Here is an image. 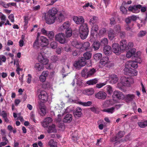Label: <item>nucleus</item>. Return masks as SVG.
Instances as JSON below:
<instances>
[{
    "label": "nucleus",
    "mask_w": 147,
    "mask_h": 147,
    "mask_svg": "<svg viewBox=\"0 0 147 147\" xmlns=\"http://www.w3.org/2000/svg\"><path fill=\"white\" fill-rule=\"evenodd\" d=\"M39 62L43 65L47 64L49 62V59L44 56L43 53H40L38 56Z\"/></svg>",
    "instance_id": "8"
},
{
    "label": "nucleus",
    "mask_w": 147,
    "mask_h": 147,
    "mask_svg": "<svg viewBox=\"0 0 147 147\" xmlns=\"http://www.w3.org/2000/svg\"><path fill=\"white\" fill-rule=\"evenodd\" d=\"M106 31V29L104 28H101L99 31V35L100 36H103L105 34Z\"/></svg>",
    "instance_id": "48"
},
{
    "label": "nucleus",
    "mask_w": 147,
    "mask_h": 147,
    "mask_svg": "<svg viewBox=\"0 0 147 147\" xmlns=\"http://www.w3.org/2000/svg\"><path fill=\"white\" fill-rule=\"evenodd\" d=\"M100 42L102 45H106L108 43V41L107 38H104L101 39Z\"/></svg>",
    "instance_id": "49"
},
{
    "label": "nucleus",
    "mask_w": 147,
    "mask_h": 147,
    "mask_svg": "<svg viewBox=\"0 0 147 147\" xmlns=\"http://www.w3.org/2000/svg\"><path fill=\"white\" fill-rule=\"evenodd\" d=\"M41 46V44L39 42L38 37L36 38L35 41L34 42L33 47L34 48H38Z\"/></svg>",
    "instance_id": "42"
},
{
    "label": "nucleus",
    "mask_w": 147,
    "mask_h": 147,
    "mask_svg": "<svg viewBox=\"0 0 147 147\" xmlns=\"http://www.w3.org/2000/svg\"><path fill=\"white\" fill-rule=\"evenodd\" d=\"M38 98L40 100L43 101L47 100L48 99L47 94L46 92L44 91L40 92V94L38 95Z\"/></svg>",
    "instance_id": "18"
},
{
    "label": "nucleus",
    "mask_w": 147,
    "mask_h": 147,
    "mask_svg": "<svg viewBox=\"0 0 147 147\" xmlns=\"http://www.w3.org/2000/svg\"><path fill=\"white\" fill-rule=\"evenodd\" d=\"M102 55L101 53H97L94 55V58L96 60H98L102 57Z\"/></svg>",
    "instance_id": "45"
},
{
    "label": "nucleus",
    "mask_w": 147,
    "mask_h": 147,
    "mask_svg": "<svg viewBox=\"0 0 147 147\" xmlns=\"http://www.w3.org/2000/svg\"><path fill=\"white\" fill-rule=\"evenodd\" d=\"M113 32V31L111 30H110L109 31L108 33L109 38V39L111 40H113L116 35L115 34V33H114Z\"/></svg>",
    "instance_id": "34"
},
{
    "label": "nucleus",
    "mask_w": 147,
    "mask_h": 147,
    "mask_svg": "<svg viewBox=\"0 0 147 147\" xmlns=\"http://www.w3.org/2000/svg\"><path fill=\"white\" fill-rule=\"evenodd\" d=\"M129 63L126 62L125 65V68L124 69V73L125 74L129 75L131 71L130 66L129 65Z\"/></svg>",
    "instance_id": "20"
},
{
    "label": "nucleus",
    "mask_w": 147,
    "mask_h": 147,
    "mask_svg": "<svg viewBox=\"0 0 147 147\" xmlns=\"http://www.w3.org/2000/svg\"><path fill=\"white\" fill-rule=\"evenodd\" d=\"M138 126L141 128H144L147 126V121H141L138 123Z\"/></svg>",
    "instance_id": "35"
},
{
    "label": "nucleus",
    "mask_w": 147,
    "mask_h": 147,
    "mask_svg": "<svg viewBox=\"0 0 147 147\" xmlns=\"http://www.w3.org/2000/svg\"><path fill=\"white\" fill-rule=\"evenodd\" d=\"M40 42L41 46L42 47H44L47 46L49 44L48 40L47 38L44 36H41L40 37Z\"/></svg>",
    "instance_id": "13"
},
{
    "label": "nucleus",
    "mask_w": 147,
    "mask_h": 147,
    "mask_svg": "<svg viewBox=\"0 0 147 147\" xmlns=\"http://www.w3.org/2000/svg\"><path fill=\"white\" fill-rule=\"evenodd\" d=\"M86 64L85 60L83 57H82L78 60L76 61L74 64V66L76 68L84 66Z\"/></svg>",
    "instance_id": "7"
},
{
    "label": "nucleus",
    "mask_w": 147,
    "mask_h": 147,
    "mask_svg": "<svg viewBox=\"0 0 147 147\" xmlns=\"http://www.w3.org/2000/svg\"><path fill=\"white\" fill-rule=\"evenodd\" d=\"M0 3L5 8H7L10 6L9 3H6L5 2H3L2 1H0Z\"/></svg>",
    "instance_id": "56"
},
{
    "label": "nucleus",
    "mask_w": 147,
    "mask_h": 147,
    "mask_svg": "<svg viewBox=\"0 0 147 147\" xmlns=\"http://www.w3.org/2000/svg\"><path fill=\"white\" fill-rule=\"evenodd\" d=\"M112 49L111 47L109 45H107L104 47L103 51L106 55H109L111 53Z\"/></svg>",
    "instance_id": "24"
},
{
    "label": "nucleus",
    "mask_w": 147,
    "mask_h": 147,
    "mask_svg": "<svg viewBox=\"0 0 147 147\" xmlns=\"http://www.w3.org/2000/svg\"><path fill=\"white\" fill-rule=\"evenodd\" d=\"M120 10L122 12V13L126 14L127 13V10L124 6H121L120 7Z\"/></svg>",
    "instance_id": "60"
},
{
    "label": "nucleus",
    "mask_w": 147,
    "mask_h": 147,
    "mask_svg": "<svg viewBox=\"0 0 147 147\" xmlns=\"http://www.w3.org/2000/svg\"><path fill=\"white\" fill-rule=\"evenodd\" d=\"M82 44L79 42L77 44L75 45V47L78 49H81L82 48Z\"/></svg>",
    "instance_id": "64"
},
{
    "label": "nucleus",
    "mask_w": 147,
    "mask_h": 147,
    "mask_svg": "<svg viewBox=\"0 0 147 147\" xmlns=\"http://www.w3.org/2000/svg\"><path fill=\"white\" fill-rule=\"evenodd\" d=\"M105 89L107 90V93L109 94H111L113 92L111 87L110 85H107L105 87Z\"/></svg>",
    "instance_id": "43"
},
{
    "label": "nucleus",
    "mask_w": 147,
    "mask_h": 147,
    "mask_svg": "<svg viewBox=\"0 0 147 147\" xmlns=\"http://www.w3.org/2000/svg\"><path fill=\"white\" fill-rule=\"evenodd\" d=\"M73 20L74 22L77 24H80L83 23L84 22V20L83 17L74 16L73 17Z\"/></svg>",
    "instance_id": "15"
},
{
    "label": "nucleus",
    "mask_w": 147,
    "mask_h": 147,
    "mask_svg": "<svg viewBox=\"0 0 147 147\" xmlns=\"http://www.w3.org/2000/svg\"><path fill=\"white\" fill-rule=\"evenodd\" d=\"M109 78L110 83L112 84L116 83L118 80V78L117 75L115 74H112L110 76Z\"/></svg>",
    "instance_id": "19"
},
{
    "label": "nucleus",
    "mask_w": 147,
    "mask_h": 147,
    "mask_svg": "<svg viewBox=\"0 0 147 147\" xmlns=\"http://www.w3.org/2000/svg\"><path fill=\"white\" fill-rule=\"evenodd\" d=\"M127 45V50H128L129 49L133 47V44L132 42H129Z\"/></svg>",
    "instance_id": "62"
},
{
    "label": "nucleus",
    "mask_w": 147,
    "mask_h": 147,
    "mask_svg": "<svg viewBox=\"0 0 147 147\" xmlns=\"http://www.w3.org/2000/svg\"><path fill=\"white\" fill-rule=\"evenodd\" d=\"M50 46L53 49H55L57 47V44L56 42H52L51 43Z\"/></svg>",
    "instance_id": "59"
},
{
    "label": "nucleus",
    "mask_w": 147,
    "mask_h": 147,
    "mask_svg": "<svg viewBox=\"0 0 147 147\" xmlns=\"http://www.w3.org/2000/svg\"><path fill=\"white\" fill-rule=\"evenodd\" d=\"M115 109V107H113L110 108L104 109L102 110V111L109 113L112 114L114 112Z\"/></svg>",
    "instance_id": "32"
},
{
    "label": "nucleus",
    "mask_w": 147,
    "mask_h": 147,
    "mask_svg": "<svg viewBox=\"0 0 147 147\" xmlns=\"http://www.w3.org/2000/svg\"><path fill=\"white\" fill-rule=\"evenodd\" d=\"M127 62L129 63V65L134 68H136L138 67V65L136 61H129Z\"/></svg>",
    "instance_id": "37"
},
{
    "label": "nucleus",
    "mask_w": 147,
    "mask_h": 147,
    "mask_svg": "<svg viewBox=\"0 0 147 147\" xmlns=\"http://www.w3.org/2000/svg\"><path fill=\"white\" fill-rule=\"evenodd\" d=\"M100 65L101 67L107 68H110L113 66V64L111 63L109 58L107 57H103L100 59Z\"/></svg>",
    "instance_id": "4"
},
{
    "label": "nucleus",
    "mask_w": 147,
    "mask_h": 147,
    "mask_svg": "<svg viewBox=\"0 0 147 147\" xmlns=\"http://www.w3.org/2000/svg\"><path fill=\"white\" fill-rule=\"evenodd\" d=\"M98 81V79L95 78L87 81L86 84L88 85H93L96 84Z\"/></svg>",
    "instance_id": "29"
},
{
    "label": "nucleus",
    "mask_w": 147,
    "mask_h": 147,
    "mask_svg": "<svg viewBox=\"0 0 147 147\" xmlns=\"http://www.w3.org/2000/svg\"><path fill=\"white\" fill-rule=\"evenodd\" d=\"M28 17L27 16H25L24 17V29L26 28H27V25L28 23Z\"/></svg>",
    "instance_id": "55"
},
{
    "label": "nucleus",
    "mask_w": 147,
    "mask_h": 147,
    "mask_svg": "<svg viewBox=\"0 0 147 147\" xmlns=\"http://www.w3.org/2000/svg\"><path fill=\"white\" fill-rule=\"evenodd\" d=\"M55 40L61 43H64V34L61 33L57 34L55 36Z\"/></svg>",
    "instance_id": "16"
},
{
    "label": "nucleus",
    "mask_w": 147,
    "mask_h": 147,
    "mask_svg": "<svg viewBox=\"0 0 147 147\" xmlns=\"http://www.w3.org/2000/svg\"><path fill=\"white\" fill-rule=\"evenodd\" d=\"M142 6L141 5H137L133 6H131L128 8V10L129 11L134 13H137L140 11V9Z\"/></svg>",
    "instance_id": "9"
},
{
    "label": "nucleus",
    "mask_w": 147,
    "mask_h": 147,
    "mask_svg": "<svg viewBox=\"0 0 147 147\" xmlns=\"http://www.w3.org/2000/svg\"><path fill=\"white\" fill-rule=\"evenodd\" d=\"M45 19L46 22L48 24H50L53 23L55 21L56 17L50 16V15L45 14Z\"/></svg>",
    "instance_id": "10"
},
{
    "label": "nucleus",
    "mask_w": 147,
    "mask_h": 147,
    "mask_svg": "<svg viewBox=\"0 0 147 147\" xmlns=\"http://www.w3.org/2000/svg\"><path fill=\"white\" fill-rule=\"evenodd\" d=\"M76 82L77 86L75 88L74 91L75 93H76L77 94H79L80 93L81 91L79 87H80L81 86L82 84L81 82L79 81H78L77 80Z\"/></svg>",
    "instance_id": "26"
},
{
    "label": "nucleus",
    "mask_w": 147,
    "mask_h": 147,
    "mask_svg": "<svg viewBox=\"0 0 147 147\" xmlns=\"http://www.w3.org/2000/svg\"><path fill=\"white\" fill-rule=\"evenodd\" d=\"M113 98H116L119 99L123 100L124 98V95L119 91L116 90L114 91L113 95Z\"/></svg>",
    "instance_id": "12"
},
{
    "label": "nucleus",
    "mask_w": 147,
    "mask_h": 147,
    "mask_svg": "<svg viewBox=\"0 0 147 147\" xmlns=\"http://www.w3.org/2000/svg\"><path fill=\"white\" fill-rule=\"evenodd\" d=\"M82 92V93L85 95H90L94 94V91L93 88H90L83 90Z\"/></svg>",
    "instance_id": "23"
},
{
    "label": "nucleus",
    "mask_w": 147,
    "mask_h": 147,
    "mask_svg": "<svg viewBox=\"0 0 147 147\" xmlns=\"http://www.w3.org/2000/svg\"><path fill=\"white\" fill-rule=\"evenodd\" d=\"M49 145L50 147H57V142L51 139L49 142Z\"/></svg>",
    "instance_id": "40"
},
{
    "label": "nucleus",
    "mask_w": 147,
    "mask_h": 147,
    "mask_svg": "<svg viewBox=\"0 0 147 147\" xmlns=\"http://www.w3.org/2000/svg\"><path fill=\"white\" fill-rule=\"evenodd\" d=\"M38 104L39 114L41 116H43L46 114L45 107L43 102H39Z\"/></svg>",
    "instance_id": "11"
},
{
    "label": "nucleus",
    "mask_w": 147,
    "mask_h": 147,
    "mask_svg": "<svg viewBox=\"0 0 147 147\" xmlns=\"http://www.w3.org/2000/svg\"><path fill=\"white\" fill-rule=\"evenodd\" d=\"M41 124L42 126L45 128H47L49 124L44 120L41 122Z\"/></svg>",
    "instance_id": "61"
},
{
    "label": "nucleus",
    "mask_w": 147,
    "mask_h": 147,
    "mask_svg": "<svg viewBox=\"0 0 147 147\" xmlns=\"http://www.w3.org/2000/svg\"><path fill=\"white\" fill-rule=\"evenodd\" d=\"M134 82L133 79L131 77L122 76L120 78L119 82L118 84L119 88H121L123 86H129Z\"/></svg>",
    "instance_id": "1"
},
{
    "label": "nucleus",
    "mask_w": 147,
    "mask_h": 147,
    "mask_svg": "<svg viewBox=\"0 0 147 147\" xmlns=\"http://www.w3.org/2000/svg\"><path fill=\"white\" fill-rule=\"evenodd\" d=\"M57 9L55 8H53L50 9L46 14L53 17H56V15L57 13Z\"/></svg>",
    "instance_id": "27"
},
{
    "label": "nucleus",
    "mask_w": 147,
    "mask_h": 147,
    "mask_svg": "<svg viewBox=\"0 0 147 147\" xmlns=\"http://www.w3.org/2000/svg\"><path fill=\"white\" fill-rule=\"evenodd\" d=\"M135 96L134 94H129L124 95V99L127 102H128L133 100Z\"/></svg>",
    "instance_id": "25"
},
{
    "label": "nucleus",
    "mask_w": 147,
    "mask_h": 147,
    "mask_svg": "<svg viewBox=\"0 0 147 147\" xmlns=\"http://www.w3.org/2000/svg\"><path fill=\"white\" fill-rule=\"evenodd\" d=\"M79 32L81 38L82 39H86L87 37L89 32V30L87 24H84L80 26Z\"/></svg>",
    "instance_id": "2"
},
{
    "label": "nucleus",
    "mask_w": 147,
    "mask_h": 147,
    "mask_svg": "<svg viewBox=\"0 0 147 147\" xmlns=\"http://www.w3.org/2000/svg\"><path fill=\"white\" fill-rule=\"evenodd\" d=\"M100 44L99 42L98 41L94 42L92 45L94 49V50H97L100 48Z\"/></svg>",
    "instance_id": "39"
},
{
    "label": "nucleus",
    "mask_w": 147,
    "mask_h": 147,
    "mask_svg": "<svg viewBox=\"0 0 147 147\" xmlns=\"http://www.w3.org/2000/svg\"><path fill=\"white\" fill-rule=\"evenodd\" d=\"M107 81H106L103 83H100L98 84H96V87L98 88H101L102 87L106 85L107 84Z\"/></svg>",
    "instance_id": "53"
},
{
    "label": "nucleus",
    "mask_w": 147,
    "mask_h": 147,
    "mask_svg": "<svg viewBox=\"0 0 147 147\" xmlns=\"http://www.w3.org/2000/svg\"><path fill=\"white\" fill-rule=\"evenodd\" d=\"M6 60V58L3 55H0V65H2V63H5Z\"/></svg>",
    "instance_id": "47"
},
{
    "label": "nucleus",
    "mask_w": 147,
    "mask_h": 147,
    "mask_svg": "<svg viewBox=\"0 0 147 147\" xmlns=\"http://www.w3.org/2000/svg\"><path fill=\"white\" fill-rule=\"evenodd\" d=\"M36 69L38 71H41L43 69L44 67L42 64L39 63H36L34 66Z\"/></svg>",
    "instance_id": "33"
},
{
    "label": "nucleus",
    "mask_w": 147,
    "mask_h": 147,
    "mask_svg": "<svg viewBox=\"0 0 147 147\" xmlns=\"http://www.w3.org/2000/svg\"><path fill=\"white\" fill-rule=\"evenodd\" d=\"M95 96L96 98L98 99H104L106 98L107 94L104 92L100 91L96 94Z\"/></svg>",
    "instance_id": "17"
},
{
    "label": "nucleus",
    "mask_w": 147,
    "mask_h": 147,
    "mask_svg": "<svg viewBox=\"0 0 147 147\" xmlns=\"http://www.w3.org/2000/svg\"><path fill=\"white\" fill-rule=\"evenodd\" d=\"M65 32V36L67 37H71L72 35V30L71 28H68L66 29Z\"/></svg>",
    "instance_id": "36"
},
{
    "label": "nucleus",
    "mask_w": 147,
    "mask_h": 147,
    "mask_svg": "<svg viewBox=\"0 0 147 147\" xmlns=\"http://www.w3.org/2000/svg\"><path fill=\"white\" fill-rule=\"evenodd\" d=\"M97 32L95 31L91 30V37L95 39L97 37Z\"/></svg>",
    "instance_id": "51"
},
{
    "label": "nucleus",
    "mask_w": 147,
    "mask_h": 147,
    "mask_svg": "<svg viewBox=\"0 0 147 147\" xmlns=\"http://www.w3.org/2000/svg\"><path fill=\"white\" fill-rule=\"evenodd\" d=\"M112 51L117 55H119L122 51L121 49L120 45L117 43H113L112 46Z\"/></svg>",
    "instance_id": "6"
},
{
    "label": "nucleus",
    "mask_w": 147,
    "mask_h": 147,
    "mask_svg": "<svg viewBox=\"0 0 147 147\" xmlns=\"http://www.w3.org/2000/svg\"><path fill=\"white\" fill-rule=\"evenodd\" d=\"M64 111L62 113V114L58 115L57 117L55 118V121L58 123V127L62 128L64 127V116H63Z\"/></svg>",
    "instance_id": "3"
},
{
    "label": "nucleus",
    "mask_w": 147,
    "mask_h": 147,
    "mask_svg": "<svg viewBox=\"0 0 147 147\" xmlns=\"http://www.w3.org/2000/svg\"><path fill=\"white\" fill-rule=\"evenodd\" d=\"M92 54L90 52H87L84 53L83 55L84 59L87 60L90 59L91 57Z\"/></svg>",
    "instance_id": "44"
},
{
    "label": "nucleus",
    "mask_w": 147,
    "mask_h": 147,
    "mask_svg": "<svg viewBox=\"0 0 147 147\" xmlns=\"http://www.w3.org/2000/svg\"><path fill=\"white\" fill-rule=\"evenodd\" d=\"M46 36H48L49 38L52 39L54 36V33L52 31H48Z\"/></svg>",
    "instance_id": "57"
},
{
    "label": "nucleus",
    "mask_w": 147,
    "mask_h": 147,
    "mask_svg": "<svg viewBox=\"0 0 147 147\" xmlns=\"http://www.w3.org/2000/svg\"><path fill=\"white\" fill-rule=\"evenodd\" d=\"M58 18L59 22H61L64 19V16L62 13H60L58 17Z\"/></svg>",
    "instance_id": "58"
},
{
    "label": "nucleus",
    "mask_w": 147,
    "mask_h": 147,
    "mask_svg": "<svg viewBox=\"0 0 147 147\" xmlns=\"http://www.w3.org/2000/svg\"><path fill=\"white\" fill-rule=\"evenodd\" d=\"M120 44V47L122 52L127 50V42L126 40H121Z\"/></svg>",
    "instance_id": "22"
},
{
    "label": "nucleus",
    "mask_w": 147,
    "mask_h": 147,
    "mask_svg": "<svg viewBox=\"0 0 147 147\" xmlns=\"http://www.w3.org/2000/svg\"><path fill=\"white\" fill-rule=\"evenodd\" d=\"M96 72V69L94 68L88 70L86 69H84L82 71V76L87 78L94 74Z\"/></svg>",
    "instance_id": "5"
},
{
    "label": "nucleus",
    "mask_w": 147,
    "mask_h": 147,
    "mask_svg": "<svg viewBox=\"0 0 147 147\" xmlns=\"http://www.w3.org/2000/svg\"><path fill=\"white\" fill-rule=\"evenodd\" d=\"M98 18L95 16H93L89 21V23L90 25H92L96 23L97 20Z\"/></svg>",
    "instance_id": "41"
},
{
    "label": "nucleus",
    "mask_w": 147,
    "mask_h": 147,
    "mask_svg": "<svg viewBox=\"0 0 147 147\" xmlns=\"http://www.w3.org/2000/svg\"><path fill=\"white\" fill-rule=\"evenodd\" d=\"M82 47L85 50L90 49V43L88 42H86L83 43Z\"/></svg>",
    "instance_id": "38"
},
{
    "label": "nucleus",
    "mask_w": 147,
    "mask_h": 147,
    "mask_svg": "<svg viewBox=\"0 0 147 147\" xmlns=\"http://www.w3.org/2000/svg\"><path fill=\"white\" fill-rule=\"evenodd\" d=\"M8 18L11 22H14V16L13 14H11L9 15L8 16Z\"/></svg>",
    "instance_id": "63"
},
{
    "label": "nucleus",
    "mask_w": 147,
    "mask_h": 147,
    "mask_svg": "<svg viewBox=\"0 0 147 147\" xmlns=\"http://www.w3.org/2000/svg\"><path fill=\"white\" fill-rule=\"evenodd\" d=\"M90 7L92 9H94V7L92 3H86L83 6V7L84 8L85 7Z\"/></svg>",
    "instance_id": "54"
},
{
    "label": "nucleus",
    "mask_w": 147,
    "mask_h": 147,
    "mask_svg": "<svg viewBox=\"0 0 147 147\" xmlns=\"http://www.w3.org/2000/svg\"><path fill=\"white\" fill-rule=\"evenodd\" d=\"M82 109L80 107H77L73 113L75 117H80L82 115Z\"/></svg>",
    "instance_id": "21"
},
{
    "label": "nucleus",
    "mask_w": 147,
    "mask_h": 147,
    "mask_svg": "<svg viewBox=\"0 0 147 147\" xmlns=\"http://www.w3.org/2000/svg\"><path fill=\"white\" fill-rule=\"evenodd\" d=\"M114 30L115 31V34H117L119 33L121 30L120 26L119 25L116 26L114 28Z\"/></svg>",
    "instance_id": "50"
},
{
    "label": "nucleus",
    "mask_w": 147,
    "mask_h": 147,
    "mask_svg": "<svg viewBox=\"0 0 147 147\" xmlns=\"http://www.w3.org/2000/svg\"><path fill=\"white\" fill-rule=\"evenodd\" d=\"M56 131L55 125L54 124H52L48 127L47 132L48 133H55Z\"/></svg>",
    "instance_id": "28"
},
{
    "label": "nucleus",
    "mask_w": 147,
    "mask_h": 147,
    "mask_svg": "<svg viewBox=\"0 0 147 147\" xmlns=\"http://www.w3.org/2000/svg\"><path fill=\"white\" fill-rule=\"evenodd\" d=\"M131 69V71L130 73V74L129 75L132 76H136L137 74V71L136 70L132 68Z\"/></svg>",
    "instance_id": "52"
},
{
    "label": "nucleus",
    "mask_w": 147,
    "mask_h": 147,
    "mask_svg": "<svg viewBox=\"0 0 147 147\" xmlns=\"http://www.w3.org/2000/svg\"><path fill=\"white\" fill-rule=\"evenodd\" d=\"M146 33V32L145 30H141L138 33L137 36L139 38H141L145 36Z\"/></svg>",
    "instance_id": "46"
},
{
    "label": "nucleus",
    "mask_w": 147,
    "mask_h": 147,
    "mask_svg": "<svg viewBox=\"0 0 147 147\" xmlns=\"http://www.w3.org/2000/svg\"><path fill=\"white\" fill-rule=\"evenodd\" d=\"M72 101L74 103L81 105L84 107L90 106L92 104L91 101H88L86 102H83L81 101L79 99L77 100H73Z\"/></svg>",
    "instance_id": "14"
},
{
    "label": "nucleus",
    "mask_w": 147,
    "mask_h": 147,
    "mask_svg": "<svg viewBox=\"0 0 147 147\" xmlns=\"http://www.w3.org/2000/svg\"><path fill=\"white\" fill-rule=\"evenodd\" d=\"M72 119V116L71 114H68L65 116V123H70Z\"/></svg>",
    "instance_id": "31"
},
{
    "label": "nucleus",
    "mask_w": 147,
    "mask_h": 147,
    "mask_svg": "<svg viewBox=\"0 0 147 147\" xmlns=\"http://www.w3.org/2000/svg\"><path fill=\"white\" fill-rule=\"evenodd\" d=\"M136 52V49H133L131 50L128 51L126 54V57L128 58H130L132 56L134 55Z\"/></svg>",
    "instance_id": "30"
}]
</instances>
